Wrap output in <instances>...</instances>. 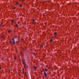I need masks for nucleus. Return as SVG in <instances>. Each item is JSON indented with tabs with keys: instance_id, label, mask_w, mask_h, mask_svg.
Masks as SVG:
<instances>
[{
	"instance_id": "obj_1",
	"label": "nucleus",
	"mask_w": 79,
	"mask_h": 79,
	"mask_svg": "<svg viewBox=\"0 0 79 79\" xmlns=\"http://www.w3.org/2000/svg\"><path fill=\"white\" fill-rule=\"evenodd\" d=\"M24 60H23L22 61L23 62V64H24V68H27L28 67L26 65L25 63H24Z\"/></svg>"
},
{
	"instance_id": "obj_2",
	"label": "nucleus",
	"mask_w": 79,
	"mask_h": 79,
	"mask_svg": "<svg viewBox=\"0 0 79 79\" xmlns=\"http://www.w3.org/2000/svg\"><path fill=\"white\" fill-rule=\"evenodd\" d=\"M44 74L45 76L46 77H47V73H46L44 72Z\"/></svg>"
},
{
	"instance_id": "obj_3",
	"label": "nucleus",
	"mask_w": 79,
	"mask_h": 79,
	"mask_svg": "<svg viewBox=\"0 0 79 79\" xmlns=\"http://www.w3.org/2000/svg\"><path fill=\"white\" fill-rule=\"evenodd\" d=\"M23 74H24V75H26V74H25V73H24V69H23Z\"/></svg>"
},
{
	"instance_id": "obj_4",
	"label": "nucleus",
	"mask_w": 79,
	"mask_h": 79,
	"mask_svg": "<svg viewBox=\"0 0 79 79\" xmlns=\"http://www.w3.org/2000/svg\"><path fill=\"white\" fill-rule=\"evenodd\" d=\"M13 44H15V40H14V38L13 39Z\"/></svg>"
},
{
	"instance_id": "obj_5",
	"label": "nucleus",
	"mask_w": 79,
	"mask_h": 79,
	"mask_svg": "<svg viewBox=\"0 0 79 79\" xmlns=\"http://www.w3.org/2000/svg\"><path fill=\"white\" fill-rule=\"evenodd\" d=\"M8 32L9 33H10V32H11V30H8Z\"/></svg>"
},
{
	"instance_id": "obj_6",
	"label": "nucleus",
	"mask_w": 79,
	"mask_h": 79,
	"mask_svg": "<svg viewBox=\"0 0 79 79\" xmlns=\"http://www.w3.org/2000/svg\"><path fill=\"white\" fill-rule=\"evenodd\" d=\"M34 68L35 69V70L36 69V68H35V66H34Z\"/></svg>"
},
{
	"instance_id": "obj_7",
	"label": "nucleus",
	"mask_w": 79,
	"mask_h": 79,
	"mask_svg": "<svg viewBox=\"0 0 79 79\" xmlns=\"http://www.w3.org/2000/svg\"><path fill=\"white\" fill-rule=\"evenodd\" d=\"M14 21V20H12L11 21L12 23H13Z\"/></svg>"
},
{
	"instance_id": "obj_8",
	"label": "nucleus",
	"mask_w": 79,
	"mask_h": 79,
	"mask_svg": "<svg viewBox=\"0 0 79 79\" xmlns=\"http://www.w3.org/2000/svg\"><path fill=\"white\" fill-rule=\"evenodd\" d=\"M19 7H21V5H19Z\"/></svg>"
},
{
	"instance_id": "obj_9",
	"label": "nucleus",
	"mask_w": 79,
	"mask_h": 79,
	"mask_svg": "<svg viewBox=\"0 0 79 79\" xmlns=\"http://www.w3.org/2000/svg\"><path fill=\"white\" fill-rule=\"evenodd\" d=\"M50 41L51 42H52L53 41V40H51Z\"/></svg>"
},
{
	"instance_id": "obj_10",
	"label": "nucleus",
	"mask_w": 79,
	"mask_h": 79,
	"mask_svg": "<svg viewBox=\"0 0 79 79\" xmlns=\"http://www.w3.org/2000/svg\"><path fill=\"white\" fill-rule=\"evenodd\" d=\"M17 42H18V43H19V40H18V41H17Z\"/></svg>"
},
{
	"instance_id": "obj_11",
	"label": "nucleus",
	"mask_w": 79,
	"mask_h": 79,
	"mask_svg": "<svg viewBox=\"0 0 79 79\" xmlns=\"http://www.w3.org/2000/svg\"><path fill=\"white\" fill-rule=\"evenodd\" d=\"M15 26H16V27H17V26H18V25L17 24H16Z\"/></svg>"
},
{
	"instance_id": "obj_12",
	"label": "nucleus",
	"mask_w": 79,
	"mask_h": 79,
	"mask_svg": "<svg viewBox=\"0 0 79 79\" xmlns=\"http://www.w3.org/2000/svg\"><path fill=\"white\" fill-rule=\"evenodd\" d=\"M54 35H56V33H55Z\"/></svg>"
},
{
	"instance_id": "obj_13",
	"label": "nucleus",
	"mask_w": 79,
	"mask_h": 79,
	"mask_svg": "<svg viewBox=\"0 0 79 79\" xmlns=\"http://www.w3.org/2000/svg\"><path fill=\"white\" fill-rule=\"evenodd\" d=\"M45 71H47V69H45Z\"/></svg>"
},
{
	"instance_id": "obj_14",
	"label": "nucleus",
	"mask_w": 79,
	"mask_h": 79,
	"mask_svg": "<svg viewBox=\"0 0 79 79\" xmlns=\"http://www.w3.org/2000/svg\"><path fill=\"white\" fill-rule=\"evenodd\" d=\"M33 21L34 22H35V19H33Z\"/></svg>"
},
{
	"instance_id": "obj_15",
	"label": "nucleus",
	"mask_w": 79,
	"mask_h": 79,
	"mask_svg": "<svg viewBox=\"0 0 79 79\" xmlns=\"http://www.w3.org/2000/svg\"><path fill=\"white\" fill-rule=\"evenodd\" d=\"M43 45H41V46H40L41 47H43Z\"/></svg>"
},
{
	"instance_id": "obj_16",
	"label": "nucleus",
	"mask_w": 79,
	"mask_h": 79,
	"mask_svg": "<svg viewBox=\"0 0 79 79\" xmlns=\"http://www.w3.org/2000/svg\"><path fill=\"white\" fill-rule=\"evenodd\" d=\"M17 37V36H15V38H16Z\"/></svg>"
},
{
	"instance_id": "obj_17",
	"label": "nucleus",
	"mask_w": 79,
	"mask_h": 79,
	"mask_svg": "<svg viewBox=\"0 0 79 79\" xmlns=\"http://www.w3.org/2000/svg\"><path fill=\"white\" fill-rule=\"evenodd\" d=\"M10 44H11V41H10Z\"/></svg>"
},
{
	"instance_id": "obj_18",
	"label": "nucleus",
	"mask_w": 79,
	"mask_h": 79,
	"mask_svg": "<svg viewBox=\"0 0 79 79\" xmlns=\"http://www.w3.org/2000/svg\"><path fill=\"white\" fill-rule=\"evenodd\" d=\"M18 4H19V3H18V2H17V3H16V4H17V5H18Z\"/></svg>"
},
{
	"instance_id": "obj_19",
	"label": "nucleus",
	"mask_w": 79,
	"mask_h": 79,
	"mask_svg": "<svg viewBox=\"0 0 79 79\" xmlns=\"http://www.w3.org/2000/svg\"><path fill=\"white\" fill-rule=\"evenodd\" d=\"M2 25H0V27H2Z\"/></svg>"
},
{
	"instance_id": "obj_20",
	"label": "nucleus",
	"mask_w": 79,
	"mask_h": 79,
	"mask_svg": "<svg viewBox=\"0 0 79 79\" xmlns=\"http://www.w3.org/2000/svg\"><path fill=\"white\" fill-rule=\"evenodd\" d=\"M15 8H16V7H14V9H15Z\"/></svg>"
},
{
	"instance_id": "obj_21",
	"label": "nucleus",
	"mask_w": 79,
	"mask_h": 79,
	"mask_svg": "<svg viewBox=\"0 0 79 79\" xmlns=\"http://www.w3.org/2000/svg\"><path fill=\"white\" fill-rule=\"evenodd\" d=\"M1 69H2V68L1 67L0 68V70H1Z\"/></svg>"
},
{
	"instance_id": "obj_22",
	"label": "nucleus",
	"mask_w": 79,
	"mask_h": 79,
	"mask_svg": "<svg viewBox=\"0 0 79 79\" xmlns=\"http://www.w3.org/2000/svg\"><path fill=\"white\" fill-rule=\"evenodd\" d=\"M14 59L15 60H16V58H15V57L14 58Z\"/></svg>"
},
{
	"instance_id": "obj_23",
	"label": "nucleus",
	"mask_w": 79,
	"mask_h": 79,
	"mask_svg": "<svg viewBox=\"0 0 79 79\" xmlns=\"http://www.w3.org/2000/svg\"><path fill=\"white\" fill-rule=\"evenodd\" d=\"M1 24H2V23H1Z\"/></svg>"
},
{
	"instance_id": "obj_24",
	"label": "nucleus",
	"mask_w": 79,
	"mask_h": 79,
	"mask_svg": "<svg viewBox=\"0 0 79 79\" xmlns=\"http://www.w3.org/2000/svg\"><path fill=\"white\" fill-rule=\"evenodd\" d=\"M2 37H3V36H2Z\"/></svg>"
}]
</instances>
